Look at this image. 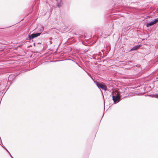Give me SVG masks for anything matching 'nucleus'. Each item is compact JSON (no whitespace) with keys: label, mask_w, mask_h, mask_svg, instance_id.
<instances>
[{"label":"nucleus","mask_w":158,"mask_h":158,"mask_svg":"<svg viewBox=\"0 0 158 158\" xmlns=\"http://www.w3.org/2000/svg\"><path fill=\"white\" fill-rule=\"evenodd\" d=\"M94 81L98 87L99 89H102L105 91L107 90V88L104 83Z\"/></svg>","instance_id":"obj_1"},{"label":"nucleus","mask_w":158,"mask_h":158,"mask_svg":"<svg viewBox=\"0 0 158 158\" xmlns=\"http://www.w3.org/2000/svg\"><path fill=\"white\" fill-rule=\"evenodd\" d=\"M112 99L114 102L115 103L118 102L120 100V97L117 94L115 93L112 96Z\"/></svg>","instance_id":"obj_2"},{"label":"nucleus","mask_w":158,"mask_h":158,"mask_svg":"<svg viewBox=\"0 0 158 158\" xmlns=\"http://www.w3.org/2000/svg\"><path fill=\"white\" fill-rule=\"evenodd\" d=\"M157 22H158V18H156L153 21L148 23L146 24V26L147 27L151 26L156 23Z\"/></svg>","instance_id":"obj_3"},{"label":"nucleus","mask_w":158,"mask_h":158,"mask_svg":"<svg viewBox=\"0 0 158 158\" xmlns=\"http://www.w3.org/2000/svg\"><path fill=\"white\" fill-rule=\"evenodd\" d=\"M41 33H38L35 34H32L31 35L29 36V38L30 39H32L34 38L35 37H38V36L40 35Z\"/></svg>","instance_id":"obj_4"},{"label":"nucleus","mask_w":158,"mask_h":158,"mask_svg":"<svg viewBox=\"0 0 158 158\" xmlns=\"http://www.w3.org/2000/svg\"><path fill=\"white\" fill-rule=\"evenodd\" d=\"M140 47V45H137L134 46L131 49V51L136 50L137 49H138Z\"/></svg>","instance_id":"obj_5"},{"label":"nucleus","mask_w":158,"mask_h":158,"mask_svg":"<svg viewBox=\"0 0 158 158\" xmlns=\"http://www.w3.org/2000/svg\"><path fill=\"white\" fill-rule=\"evenodd\" d=\"M152 97L156 98H158V94H153L152 95Z\"/></svg>","instance_id":"obj_6"},{"label":"nucleus","mask_w":158,"mask_h":158,"mask_svg":"<svg viewBox=\"0 0 158 158\" xmlns=\"http://www.w3.org/2000/svg\"><path fill=\"white\" fill-rule=\"evenodd\" d=\"M57 6L58 7H60V2H57Z\"/></svg>","instance_id":"obj_7"},{"label":"nucleus","mask_w":158,"mask_h":158,"mask_svg":"<svg viewBox=\"0 0 158 158\" xmlns=\"http://www.w3.org/2000/svg\"><path fill=\"white\" fill-rule=\"evenodd\" d=\"M88 75L93 80H94V79L93 78V77H91L90 75L89 74V73H88Z\"/></svg>","instance_id":"obj_8"},{"label":"nucleus","mask_w":158,"mask_h":158,"mask_svg":"<svg viewBox=\"0 0 158 158\" xmlns=\"http://www.w3.org/2000/svg\"><path fill=\"white\" fill-rule=\"evenodd\" d=\"M6 151L8 152V153L9 154H10V152H9V151L6 148V149H5Z\"/></svg>","instance_id":"obj_9"},{"label":"nucleus","mask_w":158,"mask_h":158,"mask_svg":"<svg viewBox=\"0 0 158 158\" xmlns=\"http://www.w3.org/2000/svg\"><path fill=\"white\" fill-rule=\"evenodd\" d=\"M10 156L11 157V158H13V157L11 155V154L10 153V154H9Z\"/></svg>","instance_id":"obj_10"},{"label":"nucleus","mask_w":158,"mask_h":158,"mask_svg":"<svg viewBox=\"0 0 158 158\" xmlns=\"http://www.w3.org/2000/svg\"><path fill=\"white\" fill-rule=\"evenodd\" d=\"M4 148L5 149H6V148L5 147H4Z\"/></svg>","instance_id":"obj_11"},{"label":"nucleus","mask_w":158,"mask_h":158,"mask_svg":"<svg viewBox=\"0 0 158 158\" xmlns=\"http://www.w3.org/2000/svg\"><path fill=\"white\" fill-rule=\"evenodd\" d=\"M2 147L3 148H4V147H5V146H2Z\"/></svg>","instance_id":"obj_12"}]
</instances>
